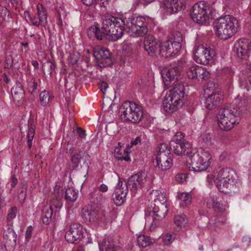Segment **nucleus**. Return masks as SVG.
Masks as SVG:
<instances>
[{
    "instance_id": "obj_21",
    "label": "nucleus",
    "mask_w": 251,
    "mask_h": 251,
    "mask_svg": "<svg viewBox=\"0 0 251 251\" xmlns=\"http://www.w3.org/2000/svg\"><path fill=\"white\" fill-rule=\"evenodd\" d=\"M223 198L217 195H212L207 199L206 206L212 208L217 212H223L226 210V207L222 203Z\"/></svg>"
},
{
    "instance_id": "obj_35",
    "label": "nucleus",
    "mask_w": 251,
    "mask_h": 251,
    "mask_svg": "<svg viewBox=\"0 0 251 251\" xmlns=\"http://www.w3.org/2000/svg\"><path fill=\"white\" fill-rule=\"evenodd\" d=\"M178 198L180 201V205L181 206H186L191 203L192 197L188 193H182L178 195Z\"/></svg>"
},
{
    "instance_id": "obj_40",
    "label": "nucleus",
    "mask_w": 251,
    "mask_h": 251,
    "mask_svg": "<svg viewBox=\"0 0 251 251\" xmlns=\"http://www.w3.org/2000/svg\"><path fill=\"white\" fill-rule=\"evenodd\" d=\"M39 98L41 104L43 106H46L50 99L49 92L46 90H44L40 93Z\"/></svg>"
},
{
    "instance_id": "obj_37",
    "label": "nucleus",
    "mask_w": 251,
    "mask_h": 251,
    "mask_svg": "<svg viewBox=\"0 0 251 251\" xmlns=\"http://www.w3.org/2000/svg\"><path fill=\"white\" fill-rule=\"evenodd\" d=\"M102 213L104 220L107 222H111L117 217L116 212L114 209L104 210Z\"/></svg>"
},
{
    "instance_id": "obj_54",
    "label": "nucleus",
    "mask_w": 251,
    "mask_h": 251,
    "mask_svg": "<svg viewBox=\"0 0 251 251\" xmlns=\"http://www.w3.org/2000/svg\"><path fill=\"white\" fill-rule=\"evenodd\" d=\"M141 137H137L134 140H132L130 142V146L128 145V147H132L133 146L137 145L139 143H141Z\"/></svg>"
},
{
    "instance_id": "obj_59",
    "label": "nucleus",
    "mask_w": 251,
    "mask_h": 251,
    "mask_svg": "<svg viewBox=\"0 0 251 251\" xmlns=\"http://www.w3.org/2000/svg\"><path fill=\"white\" fill-rule=\"evenodd\" d=\"M114 156L118 160H123L124 155L122 153L120 152L119 151H115L114 153Z\"/></svg>"
},
{
    "instance_id": "obj_52",
    "label": "nucleus",
    "mask_w": 251,
    "mask_h": 251,
    "mask_svg": "<svg viewBox=\"0 0 251 251\" xmlns=\"http://www.w3.org/2000/svg\"><path fill=\"white\" fill-rule=\"evenodd\" d=\"M5 68H10L12 65L13 63V59L11 56L8 55L6 56L5 60Z\"/></svg>"
},
{
    "instance_id": "obj_1",
    "label": "nucleus",
    "mask_w": 251,
    "mask_h": 251,
    "mask_svg": "<svg viewBox=\"0 0 251 251\" xmlns=\"http://www.w3.org/2000/svg\"><path fill=\"white\" fill-rule=\"evenodd\" d=\"M182 41V35L179 32L176 33L173 38L160 43L155 40L152 35L149 34L144 38V46L151 56L158 52L161 56L168 58L176 55L179 52Z\"/></svg>"
},
{
    "instance_id": "obj_64",
    "label": "nucleus",
    "mask_w": 251,
    "mask_h": 251,
    "mask_svg": "<svg viewBox=\"0 0 251 251\" xmlns=\"http://www.w3.org/2000/svg\"><path fill=\"white\" fill-rule=\"evenodd\" d=\"M74 251H84V247L82 246H78L74 250Z\"/></svg>"
},
{
    "instance_id": "obj_7",
    "label": "nucleus",
    "mask_w": 251,
    "mask_h": 251,
    "mask_svg": "<svg viewBox=\"0 0 251 251\" xmlns=\"http://www.w3.org/2000/svg\"><path fill=\"white\" fill-rule=\"evenodd\" d=\"M120 118L124 122L139 123L143 118L142 107L134 102L125 101L120 108Z\"/></svg>"
},
{
    "instance_id": "obj_36",
    "label": "nucleus",
    "mask_w": 251,
    "mask_h": 251,
    "mask_svg": "<svg viewBox=\"0 0 251 251\" xmlns=\"http://www.w3.org/2000/svg\"><path fill=\"white\" fill-rule=\"evenodd\" d=\"M137 241L138 246L142 248H145L149 246L152 243L150 237L145 236L144 235H139L137 237Z\"/></svg>"
},
{
    "instance_id": "obj_8",
    "label": "nucleus",
    "mask_w": 251,
    "mask_h": 251,
    "mask_svg": "<svg viewBox=\"0 0 251 251\" xmlns=\"http://www.w3.org/2000/svg\"><path fill=\"white\" fill-rule=\"evenodd\" d=\"M126 19V29L131 36L138 37L146 35L148 28L145 23V19L142 16L134 14L125 16Z\"/></svg>"
},
{
    "instance_id": "obj_4",
    "label": "nucleus",
    "mask_w": 251,
    "mask_h": 251,
    "mask_svg": "<svg viewBox=\"0 0 251 251\" xmlns=\"http://www.w3.org/2000/svg\"><path fill=\"white\" fill-rule=\"evenodd\" d=\"M101 28L106 39L109 41H117L124 34L126 28L125 17L121 18L107 15L102 20Z\"/></svg>"
},
{
    "instance_id": "obj_23",
    "label": "nucleus",
    "mask_w": 251,
    "mask_h": 251,
    "mask_svg": "<svg viewBox=\"0 0 251 251\" xmlns=\"http://www.w3.org/2000/svg\"><path fill=\"white\" fill-rule=\"evenodd\" d=\"M11 94L15 103L19 106L24 101L25 91L22 83L19 81L11 89Z\"/></svg>"
},
{
    "instance_id": "obj_17",
    "label": "nucleus",
    "mask_w": 251,
    "mask_h": 251,
    "mask_svg": "<svg viewBox=\"0 0 251 251\" xmlns=\"http://www.w3.org/2000/svg\"><path fill=\"white\" fill-rule=\"evenodd\" d=\"M93 55L100 67L110 66L113 64L111 54L107 49L103 48L96 49L94 51Z\"/></svg>"
},
{
    "instance_id": "obj_28",
    "label": "nucleus",
    "mask_w": 251,
    "mask_h": 251,
    "mask_svg": "<svg viewBox=\"0 0 251 251\" xmlns=\"http://www.w3.org/2000/svg\"><path fill=\"white\" fill-rule=\"evenodd\" d=\"M95 27H91L87 29V33L89 38L95 37L98 40H102L105 38L104 33L101 26H100L98 24L95 25Z\"/></svg>"
},
{
    "instance_id": "obj_24",
    "label": "nucleus",
    "mask_w": 251,
    "mask_h": 251,
    "mask_svg": "<svg viewBox=\"0 0 251 251\" xmlns=\"http://www.w3.org/2000/svg\"><path fill=\"white\" fill-rule=\"evenodd\" d=\"M164 4L167 12L170 14L177 13L185 7L184 0H166Z\"/></svg>"
},
{
    "instance_id": "obj_42",
    "label": "nucleus",
    "mask_w": 251,
    "mask_h": 251,
    "mask_svg": "<svg viewBox=\"0 0 251 251\" xmlns=\"http://www.w3.org/2000/svg\"><path fill=\"white\" fill-rule=\"evenodd\" d=\"M0 16L3 21H9L10 18V13L6 7L0 5Z\"/></svg>"
},
{
    "instance_id": "obj_47",
    "label": "nucleus",
    "mask_w": 251,
    "mask_h": 251,
    "mask_svg": "<svg viewBox=\"0 0 251 251\" xmlns=\"http://www.w3.org/2000/svg\"><path fill=\"white\" fill-rule=\"evenodd\" d=\"M184 138V135L183 133L181 132H177L176 135L173 137L171 142H174L175 143H179L186 141Z\"/></svg>"
},
{
    "instance_id": "obj_62",
    "label": "nucleus",
    "mask_w": 251,
    "mask_h": 251,
    "mask_svg": "<svg viewBox=\"0 0 251 251\" xmlns=\"http://www.w3.org/2000/svg\"><path fill=\"white\" fill-rule=\"evenodd\" d=\"M99 190L102 192H106L108 190V187L104 184H102L99 187Z\"/></svg>"
},
{
    "instance_id": "obj_50",
    "label": "nucleus",
    "mask_w": 251,
    "mask_h": 251,
    "mask_svg": "<svg viewBox=\"0 0 251 251\" xmlns=\"http://www.w3.org/2000/svg\"><path fill=\"white\" fill-rule=\"evenodd\" d=\"M17 212V208L16 207H12L10 212L7 215V219L8 221H10L16 217Z\"/></svg>"
},
{
    "instance_id": "obj_46",
    "label": "nucleus",
    "mask_w": 251,
    "mask_h": 251,
    "mask_svg": "<svg viewBox=\"0 0 251 251\" xmlns=\"http://www.w3.org/2000/svg\"><path fill=\"white\" fill-rule=\"evenodd\" d=\"M156 165L160 170L165 171L171 168L172 162H170L169 161L168 162L161 161L160 162H156Z\"/></svg>"
},
{
    "instance_id": "obj_48",
    "label": "nucleus",
    "mask_w": 251,
    "mask_h": 251,
    "mask_svg": "<svg viewBox=\"0 0 251 251\" xmlns=\"http://www.w3.org/2000/svg\"><path fill=\"white\" fill-rule=\"evenodd\" d=\"M34 136V130L32 128H29L27 134V144L29 148L32 146V142Z\"/></svg>"
},
{
    "instance_id": "obj_61",
    "label": "nucleus",
    "mask_w": 251,
    "mask_h": 251,
    "mask_svg": "<svg viewBox=\"0 0 251 251\" xmlns=\"http://www.w3.org/2000/svg\"><path fill=\"white\" fill-rule=\"evenodd\" d=\"M96 0H81L83 3L87 6L91 5L92 4L95 3V2Z\"/></svg>"
},
{
    "instance_id": "obj_49",
    "label": "nucleus",
    "mask_w": 251,
    "mask_h": 251,
    "mask_svg": "<svg viewBox=\"0 0 251 251\" xmlns=\"http://www.w3.org/2000/svg\"><path fill=\"white\" fill-rule=\"evenodd\" d=\"M78 59L79 57L77 55L75 54H70L68 58V61L69 64L74 66L77 63Z\"/></svg>"
},
{
    "instance_id": "obj_2",
    "label": "nucleus",
    "mask_w": 251,
    "mask_h": 251,
    "mask_svg": "<svg viewBox=\"0 0 251 251\" xmlns=\"http://www.w3.org/2000/svg\"><path fill=\"white\" fill-rule=\"evenodd\" d=\"M247 101L246 99L234 103H227L219 111L217 119L219 127L223 130H230L240 118L243 113L246 110Z\"/></svg>"
},
{
    "instance_id": "obj_19",
    "label": "nucleus",
    "mask_w": 251,
    "mask_h": 251,
    "mask_svg": "<svg viewBox=\"0 0 251 251\" xmlns=\"http://www.w3.org/2000/svg\"><path fill=\"white\" fill-rule=\"evenodd\" d=\"M81 214L84 221L87 225L94 223L98 219V211L93 205L85 206L81 210Z\"/></svg>"
},
{
    "instance_id": "obj_31",
    "label": "nucleus",
    "mask_w": 251,
    "mask_h": 251,
    "mask_svg": "<svg viewBox=\"0 0 251 251\" xmlns=\"http://www.w3.org/2000/svg\"><path fill=\"white\" fill-rule=\"evenodd\" d=\"M84 158H85V160L84 161V163H86V166H88V164L87 162H85L86 158L88 159L89 158V155L85 154L82 152H79L77 153L72 156V162L74 165L73 168H75L78 166V164L80 163L81 160H83Z\"/></svg>"
},
{
    "instance_id": "obj_51",
    "label": "nucleus",
    "mask_w": 251,
    "mask_h": 251,
    "mask_svg": "<svg viewBox=\"0 0 251 251\" xmlns=\"http://www.w3.org/2000/svg\"><path fill=\"white\" fill-rule=\"evenodd\" d=\"M175 240V237L170 233H167L163 238V241L165 244H169Z\"/></svg>"
},
{
    "instance_id": "obj_34",
    "label": "nucleus",
    "mask_w": 251,
    "mask_h": 251,
    "mask_svg": "<svg viewBox=\"0 0 251 251\" xmlns=\"http://www.w3.org/2000/svg\"><path fill=\"white\" fill-rule=\"evenodd\" d=\"M78 197L77 191L73 188H68L65 192V198L67 201L74 202Z\"/></svg>"
},
{
    "instance_id": "obj_60",
    "label": "nucleus",
    "mask_w": 251,
    "mask_h": 251,
    "mask_svg": "<svg viewBox=\"0 0 251 251\" xmlns=\"http://www.w3.org/2000/svg\"><path fill=\"white\" fill-rule=\"evenodd\" d=\"M18 183V180L15 175L12 176L11 177V186L14 188L17 185Z\"/></svg>"
},
{
    "instance_id": "obj_56",
    "label": "nucleus",
    "mask_w": 251,
    "mask_h": 251,
    "mask_svg": "<svg viewBox=\"0 0 251 251\" xmlns=\"http://www.w3.org/2000/svg\"><path fill=\"white\" fill-rule=\"evenodd\" d=\"M108 0H96L95 3L99 4L101 7H106L108 4Z\"/></svg>"
},
{
    "instance_id": "obj_11",
    "label": "nucleus",
    "mask_w": 251,
    "mask_h": 251,
    "mask_svg": "<svg viewBox=\"0 0 251 251\" xmlns=\"http://www.w3.org/2000/svg\"><path fill=\"white\" fill-rule=\"evenodd\" d=\"M211 10L206 2L201 1L195 4L191 11V17L199 25H206L210 18Z\"/></svg>"
},
{
    "instance_id": "obj_22",
    "label": "nucleus",
    "mask_w": 251,
    "mask_h": 251,
    "mask_svg": "<svg viewBox=\"0 0 251 251\" xmlns=\"http://www.w3.org/2000/svg\"><path fill=\"white\" fill-rule=\"evenodd\" d=\"M170 147L178 155H186L191 151V145L187 141L179 143L170 142Z\"/></svg>"
},
{
    "instance_id": "obj_29",
    "label": "nucleus",
    "mask_w": 251,
    "mask_h": 251,
    "mask_svg": "<svg viewBox=\"0 0 251 251\" xmlns=\"http://www.w3.org/2000/svg\"><path fill=\"white\" fill-rule=\"evenodd\" d=\"M37 9L38 20L40 21V25L42 26H46L48 23V13L47 9L42 4L37 5Z\"/></svg>"
},
{
    "instance_id": "obj_18",
    "label": "nucleus",
    "mask_w": 251,
    "mask_h": 251,
    "mask_svg": "<svg viewBox=\"0 0 251 251\" xmlns=\"http://www.w3.org/2000/svg\"><path fill=\"white\" fill-rule=\"evenodd\" d=\"M187 75L190 78H196L199 80H207L210 76L209 71L198 65L190 67L187 71Z\"/></svg>"
},
{
    "instance_id": "obj_38",
    "label": "nucleus",
    "mask_w": 251,
    "mask_h": 251,
    "mask_svg": "<svg viewBox=\"0 0 251 251\" xmlns=\"http://www.w3.org/2000/svg\"><path fill=\"white\" fill-rule=\"evenodd\" d=\"M240 87L246 89L247 91H249L250 86L248 81V77L247 73H243L239 78Z\"/></svg>"
},
{
    "instance_id": "obj_6",
    "label": "nucleus",
    "mask_w": 251,
    "mask_h": 251,
    "mask_svg": "<svg viewBox=\"0 0 251 251\" xmlns=\"http://www.w3.org/2000/svg\"><path fill=\"white\" fill-rule=\"evenodd\" d=\"M216 34L222 40L231 37L237 32L238 20L233 16L226 15L218 18L215 23Z\"/></svg>"
},
{
    "instance_id": "obj_20",
    "label": "nucleus",
    "mask_w": 251,
    "mask_h": 251,
    "mask_svg": "<svg viewBox=\"0 0 251 251\" xmlns=\"http://www.w3.org/2000/svg\"><path fill=\"white\" fill-rule=\"evenodd\" d=\"M223 100L224 96L222 92L213 93L206 98L203 106L209 110L214 109L221 104Z\"/></svg>"
},
{
    "instance_id": "obj_32",
    "label": "nucleus",
    "mask_w": 251,
    "mask_h": 251,
    "mask_svg": "<svg viewBox=\"0 0 251 251\" xmlns=\"http://www.w3.org/2000/svg\"><path fill=\"white\" fill-rule=\"evenodd\" d=\"M226 218L225 216L220 215L212 217L209 220V223L215 227H220L226 223Z\"/></svg>"
},
{
    "instance_id": "obj_25",
    "label": "nucleus",
    "mask_w": 251,
    "mask_h": 251,
    "mask_svg": "<svg viewBox=\"0 0 251 251\" xmlns=\"http://www.w3.org/2000/svg\"><path fill=\"white\" fill-rule=\"evenodd\" d=\"M100 251H116L118 246L113 237L108 236L99 243Z\"/></svg>"
},
{
    "instance_id": "obj_14",
    "label": "nucleus",
    "mask_w": 251,
    "mask_h": 251,
    "mask_svg": "<svg viewBox=\"0 0 251 251\" xmlns=\"http://www.w3.org/2000/svg\"><path fill=\"white\" fill-rule=\"evenodd\" d=\"M149 216L152 218L151 225V230H154L160 225V222L165 217L168 212L167 206L166 204L159 203L154 204L151 211H150Z\"/></svg>"
},
{
    "instance_id": "obj_13",
    "label": "nucleus",
    "mask_w": 251,
    "mask_h": 251,
    "mask_svg": "<svg viewBox=\"0 0 251 251\" xmlns=\"http://www.w3.org/2000/svg\"><path fill=\"white\" fill-rule=\"evenodd\" d=\"M215 55V51L213 48L201 45L196 50L194 59L197 63L207 65L213 62Z\"/></svg>"
},
{
    "instance_id": "obj_9",
    "label": "nucleus",
    "mask_w": 251,
    "mask_h": 251,
    "mask_svg": "<svg viewBox=\"0 0 251 251\" xmlns=\"http://www.w3.org/2000/svg\"><path fill=\"white\" fill-rule=\"evenodd\" d=\"M211 155L208 151L200 149L189 157L187 161L189 170L196 172L206 170L209 166Z\"/></svg>"
},
{
    "instance_id": "obj_10",
    "label": "nucleus",
    "mask_w": 251,
    "mask_h": 251,
    "mask_svg": "<svg viewBox=\"0 0 251 251\" xmlns=\"http://www.w3.org/2000/svg\"><path fill=\"white\" fill-rule=\"evenodd\" d=\"M234 175L233 170L228 168L219 170L214 182L220 192L226 193L225 189H230L233 186L235 179Z\"/></svg>"
},
{
    "instance_id": "obj_58",
    "label": "nucleus",
    "mask_w": 251,
    "mask_h": 251,
    "mask_svg": "<svg viewBox=\"0 0 251 251\" xmlns=\"http://www.w3.org/2000/svg\"><path fill=\"white\" fill-rule=\"evenodd\" d=\"M108 87V84L105 82H102L100 86V89L101 92L104 93Z\"/></svg>"
},
{
    "instance_id": "obj_55",
    "label": "nucleus",
    "mask_w": 251,
    "mask_h": 251,
    "mask_svg": "<svg viewBox=\"0 0 251 251\" xmlns=\"http://www.w3.org/2000/svg\"><path fill=\"white\" fill-rule=\"evenodd\" d=\"M76 132L81 138H85L86 136L85 131L80 127L76 128Z\"/></svg>"
},
{
    "instance_id": "obj_33",
    "label": "nucleus",
    "mask_w": 251,
    "mask_h": 251,
    "mask_svg": "<svg viewBox=\"0 0 251 251\" xmlns=\"http://www.w3.org/2000/svg\"><path fill=\"white\" fill-rule=\"evenodd\" d=\"M56 65L50 61H47L43 63L42 65V70L45 75H51L52 73L55 72Z\"/></svg>"
},
{
    "instance_id": "obj_39",
    "label": "nucleus",
    "mask_w": 251,
    "mask_h": 251,
    "mask_svg": "<svg viewBox=\"0 0 251 251\" xmlns=\"http://www.w3.org/2000/svg\"><path fill=\"white\" fill-rule=\"evenodd\" d=\"M174 222L175 224L180 227H184L187 223V219L186 215H178L176 216L174 218Z\"/></svg>"
},
{
    "instance_id": "obj_5",
    "label": "nucleus",
    "mask_w": 251,
    "mask_h": 251,
    "mask_svg": "<svg viewBox=\"0 0 251 251\" xmlns=\"http://www.w3.org/2000/svg\"><path fill=\"white\" fill-rule=\"evenodd\" d=\"M185 96L184 84L181 83L176 84L163 100V105L166 111L172 113L181 107L183 104Z\"/></svg>"
},
{
    "instance_id": "obj_53",
    "label": "nucleus",
    "mask_w": 251,
    "mask_h": 251,
    "mask_svg": "<svg viewBox=\"0 0 251 251\" xmlns=\"http://www.w3.org/2000/svg\"><path fill=\"white\" fill-rule=\"evenodd\" d=\"M33 231V227L32 226H29L27 227L26 233H25V239L27 241L30 239L32 236V233Z\"/></svg>"
},
{
    "instance_id": "obj_43",
    "label": "nucleus",
    "mask_w": 251,
    "mask_h": 251,
    "mask_svg": "<svg viewBox=\"0 0 251 251\" xmlns=\"http://www.w3.org/2000/svg\"><path fill=\"white\" fill-rule=\"evenodd\" d=\"M26 15L28 16L29 21L32 24V25L36 26H38L40 25V21L38 20V17H36L34 16H31L30 15L28 12L25 11L24 12V16L27 22H28V21L27 19H26Z\"/></svg>"
},
{
    "instance_id": "obj_57",
    "label": "nucleus",
    "mask_w": 251,
    "mask_h": 251,
    "mask_svg": "<svg viewBox=\"0 0 251 251\" xmlns=\"http://www.w3.org/2000/svg\"><path fill=\"white\" fill-rule=\"evenodd\" d=\"M186 178V175L184 174H177L176 176V180L180 182H183Z\"/></svg>"
},
{
    "instance_id": "obj_63",
    "label": "nucleus",
    "mask_w": 251,
    "mask_h": 251,
    "mask_svg": "<svg viewBox=\"0 0 251 251\" xmlns=\"http://www.w3.org/2000/svg\"><path fill=\"white\" fill-rule=\"evenodd\" d=\"M53 206L56 209V210L55 211V212L56 213L57 210L59 209L62 206V203L58 202L56 204H53Z\"/></svg>"
},
{
    "instance_id": "obj_30",
    "label": "nucleus",
    "mask_w": 251,
    "mask_h": 251,
    "mask_svg": "<svg viewBox=\"0 0 251 251\" xmlns=\"http://www.w3.org/2000/svg\"><path fill=\"white\" fill-rule=\"evenodd\" d=\"M40 82L39 79L34 77L29 78L27 80V89L28 92L33 96L37 94L38 83Z\"/></svg>"
},
{
    "instance_id": "obj_45",
    "label": "nucleus",
    "mask_w": 251,
    "mask_h": 251,
    "mask_svg": "<svg viewBox=\"0 0 251 251\" xmlns=\"http://www.w3.org/2000/svg\"><path fill=\"white\" fill-rule=\"evenodd\" d=\"M170 148H169L167 144L165 143L161 144L158 147V152L157 154L166 153L170 155L171 153Z\"/></svg>"
},
{
    "instance_id": "obj_27",
    "label": "nucleus",
    "mask_w": 251,
    "mask_h": 251,
    "mask_svg": "<svg viewBox=\"0 0 251 251\" xmlns=\"http://www.w3.org/2000/svg\"><path fill=\"white\" fill-rule=\"evenodd\" d=\"M56 213L55 212L53 216V207L52 205L45 206L42 209V220L44 224L46 225L49 224L50 222L53 221L55 219Z\"/></svg>"
},
{
    "instance_id": "obj_3",
    "label": "nucleus",
    "mask_w": 251,
    "mask_h": 251,
    "mask_svg": "<svg viewBox=\"0 0 251 251\" xmlns=\"http://www.w3.org/2000/svg\"><path fill=\"white\" fill-rule=\"evenodd\" d=\"M145 182V176L142 172L130 176L127 181L119 180L113 194L115 204L117 206L121 205L126 200L128 188L131 193L135 195L138 190L142 189Z\"/></svg>"
},
{
    "instance_id": "obj_12",
    "label": "nucleus",
    "mask_w": 251,
    "mask_h": 251,
    "mask_svg": "<svg viewBox=\"0 0 251 251\" xmlns=\"http://www.w3.org/2000/svg\"><path fill=\"white\" fill-rule=\"evenodd\" d=\"M181 62H173L168 67L163 69L162 72V76L166 85L175 84L176 80L180 77V71L181 70Z\"/></svg>"
},
{
    "instance_id": "obj_41",
    "label": "nucleus",
    "mask_w": 251,
    "mask_h": 251,
    "mask_svg": "<svg viewBox=\"0 0 251 251\" xmlns=\"http://www.w3.org/2000/svg\"><path fill=\"white\" fill-rule=\"evenodd\" d=\"M154 193L156 195V198L154 199V204H159V203L165 204L166 199L165 194L158 191H155Z\"/></svg>"
},
{
    "instance_id": "obj_44",
    "label": "nucleus",
    "mask_w": 251,
    "mask_h": 251,
    "mask_svg": "<svg viewBox=\"0 0 251 251\" xmlns=\"http://www.w3.org/2000/svg\"><path fill=\"white\" fill-rule=\"evenodd\" d=\"M161 161L162 162H168L169 161L170 162H172L173 160L171 154L170 155H168L166 153L157 154V156H156V162H160Z\"/></svg>"
},
{
    "instance_id": "obj_15",
    "label": "nucleus",
    "mask_w": 251,
    "mask_h": 251,
    "mask_svg": "<svg viewBox=\"0 0 251 251\" xmlns=\"http://www.w3.org/2000/svg\"><path fill=\"white\" fill-rule=\"evenodd\" d=\"M251 51V42L247 39H241L234 45V51L237 56L246 60L250 56Z\"/></svg>"
},
{
    "instance_id": "obj_16",
    "label": "nucleus",
    "mask_w": 251,
    "mask_h": 251,
    "mask_svg": "<svg viewBox=\"0 0 251 251\" xmlns=\"http://www.w3.org/2000/svg\"><path fill=\"white\" fill-rule=\"evenodd\" d=\"M83 228L81 225L73 224L65 234V239L68 242L77 244L83 237Z\"/></svg>"
},
{
    "instance_id": "obj_26",
    "label": "nucleus",
    "mask_w": 251,
    "mask_h": 251,
    "mask_svg": "<svg viewBox=\"0 0 251 251\" xmlns=\"http://www.w3.org/2000/svg\"><path fill=\"white\" fill-rule=\"evenodd\" d=\"M3 237L5 245L11 247L16 246L17 234L12 228L8 227L4 231Z\"/></svg>"
}]
</instances>
